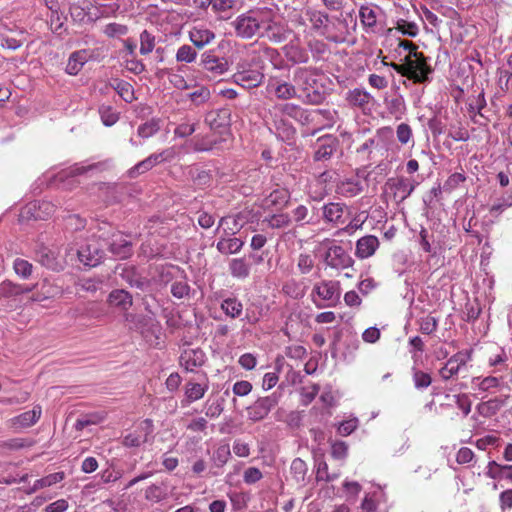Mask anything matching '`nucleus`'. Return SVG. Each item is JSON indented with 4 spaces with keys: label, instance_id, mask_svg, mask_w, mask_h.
Segmentation results:
<instances>
[{
    "label": "nucleus",
    "instance_id": "f03ea898",
    "mask_svg": "<svg viewBox=\"0 0 512 512\" xmlns=\"http://www.w3.org/2000/svg\"><path fill=\"white\" fill-rule=\"evenodd\" d=\"M293 82L301 92L300 98H303L305 102L309 104L322 102L324 96L318 86L315 70L307 67L296 68L293 72Z\"/></svg>",
    "mask_w": 512,
    "mask_h": 512
},
{
    "label": "nucleus",
    "instance_id": "0e129e2a",
    "mask_svg": "<svg viewBox=\"0 0 512 512\" xmlns=\"http://www.w3.org/2000/svg\"><path fill=\"white\" fill-rule=\"evenodd\" d=\"M475 455L471 448H460L456 452L455 461L458 465H471L474 461Z\"/></svg>",
    "mask_w": 512,
    "mask_h": 512
},
{
    "label": "nucleus",
    "instance_id": "72a5a7b5",
    "mask_svg": "<svg viewBox=\"0 0 512 512\" xmlns=\"http://www.w3.org/2000/svg\"><path fill=\"white\" fill-rule=\"evenodd\" d=\"M503 406V401L499 398L490 399L486 402H480L476 409L480 416L485 417L488 419V417L495 416L501 407Z\"/></svg>",
    "mask_w": 512,
    "mask_h": 512
},
{
    "label": "nucleus",
    "instance_id": "6e6d98bb",
    "mask_svg": "<svg viewBox=\"0 0 512 512\" xmlns=\"http://www.w3.org/2000/svg\"><path fill=\"white\" fill-rule=\"evenodd\" d=\"M155 48V36L144 30L140 34V53L146 55Z\"/></svg>",
    "mask_w": 512,
    "mask_h": 512
},
{
    "label": "nucleus",
    "instance_id": "20e7f679",
    "mask_svg": "<svg viewBox=\"0 0 512 512\" xmlns=\"http://www.w3.org/2000/svg\"><path fill=\"white\" fill-rule=\"evenodd\" d=\"M291 34L288 25L272 8L266 7L262 18L259 38H266L270 42L278 44L287 40Z\"/></svg>",
    "mask_w": 512,
    "mask_h": 512
},
{
    "label": "nucleus",
    "instance_id": "473e14b6",
    "mask_svg": "<svg viewBox=\"0 0 512 512\" xmlns=\"http://www.w3.org/2000/svg\"><path fill=\"white\" fill-rule=\"evenodd\" d=\"M362 190L360 183L353 179L343 180L336 187V193L346 198L355 197Z\"/></svg>",
    "mask_w": 512,
    "mask_h": 512
},
{
    "label": "nucleus",
    "instance_id": "393cba45",
    "mask_svg": "<svg viewBox=\"0 0 512 512\" xmlns=\"http://www.w3.org/2000/svg\"><path fill=\"white\" fill-rule=\"evenodd\" d=\"M485 475L489 479H509L512 482V465L498 464L496 461L488 462Z\"/></svg>",
    "mask_w": 512,
    "mask_h": 512
},
{
    "label": "nucleus",
    "instance_id": "c756f323",
    "mask_svg": "<svg viewBox=\"0 0 512 512\" xmlns=\"http://www.w3.org/2000/svg\"><path fill=\"white\" fill-rule=\"evenodd\" d=\"M371 99L372 96L369 92L359 88H355L347 94L349 104L363 110L369 105Z\"/></svg>",
    "mask_w": 512,
    "mask_h": 512
},
{
    "label": "nucleus",
    "instance_id": "a878e982",
    "mask_svg": "<svg viewBox=\"0 0 512 512\" xmlns=\"http://www.w3.org/2000/svg\"><path fill=\"white\" fill-rule=\"evenodd\" d=\"M108 303L112 307H116L121 311H127L132 306L131 295L122 289H116L111 291L107 299Z\"/></svg>",
    "mask_w": 512,
    "mask_h": 512
},
{
    "label": "nucleus",
    "instance_id": "2eb2a0df",
    "mask_svg": "<svg viewBox=\"0 0 512 512\" xmlns=\"http://www.w3.org/2000/svg\"><path fill=\"white\" fill-rule=\"evenodd\" d=\"M338 140L333 135H325L316 141L314 159L323 161L330 159L338 147Z\"/></svg>",
    "mask_w": 512,
    "mask_h": 512
},
{
    "label": "nucleus",
    "instance_id": "de8ad7c7",
    "mask_svg": "<svg viewBox=\"0 0 512 512\" xmlns=\"http://www.w3.org/2000/svg\"><path fill=\"white\" fill-rule=\"evenodd\" d=\"M144 496L147 501L158 503L162 501L167 496V494L161 486L152 484L145 489Z\"/></svg>",
    "mask_w": 512,
    "mask_h": 512
},
{
    "label": "nucleus",
    "instance_id": "338daca9",
    "mask_svg": "<svg viewBox=\"0 0 512 512\" xmlns=\"http://www.w3.org/2000/svg\"><path fill=\"white\" fill-rule=\"evenodd\" d=\"M217 143L216 139H211L206 136L203 138L195 137L193 139V148L195 151H209L213 148V146Z\"/></svg>",
    "mask_w": 512,
    "mask_h": 512
},
{
    "label": "nucleus",
    "instance_id": "864d4df0",
    "mask_svg": "<svg viewBox=\"0 0 512 512\" xmlns=\"http://www.w3.org/2000/svg\"><path fill=\"white\" fill-rule=\"evenodd\" d=\"M290 471L296 481H304L307 472L306 462L300 458H296L291 462Z\"/></svg>",
    "mask_w": 512,
    "mask_h": 512
},
{
    "label": "nucleus",
    "instance_id": "f8f14e48",
    "mask_svg": "<svg viewBox=\"0 0 512 512\" xmlns=\"http://www.w3.org/2000/svg\"><path fill=\"white\" fill-rule=\"evenodd\" d=\"M347 211L348 206L342 202H328L322 207V219L326 223L339 226L344 224Z\"/></svg>",
    "mask_w": 512,
    "mask_h": 512
},
{
    "label": "nucleus",
    "instance_id": "09e8293b",
    "mask_svg": "<svg viewBox=\"0 0 512 512\" xmlns=\"http://www.w3.org/2000/svg\"><path fill=\"white\" fill-rule=\"evenodd\" d=\"M98 111H100V119L107 127L113 126L119 120V114L111 106L102 105Z\"/></svg>",
    "mask_w": 512,
    "mask_h": 512
},
{
    "label": "nucleus",
    "instance_id": "5fc2aeb1",
    "mask_svg": "<svg viewBox=\"0 0 512 512\" xmlns=\"http://www.w3.org/2000/svg\"><path fill=\"white\" fill-rule=\"evenodd\" d=\"M17 295H21L19 284L14 283L11 280H4L0 282V296L10 298Z\"/></svg>",
    "mask_w": 512,
    "mask_h": 512
},
{
    "label": "nucleus",
    "instance_id": "a19ab883",
    "mask_svg": "<svg viewBox=\"0 0 512 512\" xmlns=\"http://www.w3.org/2000/svg\"><path fill=\"white\" fill-rule=\"evenodd\" d=\"M264 221L267 222V225L272 229H281L290 225L291 218L287 213H278L265 218Z\"/></svg>",
    "mask_w": 512,
    "mask_h": 512
},
{
    "label": "nucleus",
    "instance_id": "412c9836",
    "mask_svg": "<svg viewBox=\"0 0 512 512\" xmlns=\"http://www.w3.org/2000/svg\"><path fill=\"white\" fill-rule=\"evenodd\" d=\"M42 414L41 406L37 405L32 408L30 411H26L21 415L15 416L12 421V425L15 428H28L32 425L36 424L38 420L40 419Z\"/></svg>",
    "mask_w": 512,
    "mask_h": 512
},
{
    "label": "nucleus",
    "instance_id": "4be33fe9",
    "mask_svg": "<svg viewBox=\"0 0 512 512\" xmlns=\"http://www.w3.org/2000/svg\"><path fill=\"white\" fill-rule=\"evenodd\" d=\"M62 294L61 288L49 280H44L36 292L31 296L32 301L42 302L47 299L58 297Z\"/></svg>",
    "mask_w": 512,
    "mask_h": 512
},
{
    "label": "nucleus",
    "instance_id": "69168bd1",
    "mask_svg": "<svg viewBox=\"0 0 512 512\" xmlns=\"http://www.w3.org/2000/svg\"><path fill=\"white\" fill-rule=\"evenodd\" d=\"M358 512H381L379 510V501L375 499L374 495L367 494L362 504H360V508Z\"/></svg>",
    "mask_w": 512,
    "mask_h": 512
},
{
    "label": "nucleus",
    "instance_id": "4d7b16f0",
    "mask_svg": "<svg viewBox=\"0 0 512 512\" xmlns=\"http://www.w3.org/2000/svg\"><path fill=\"white\" fill-rule=\"evenodd\" d=\"M396 29L403 35L416 37L419 33V28L415 22L399 19L397 21Z\"/></svg>",
    "mask_w": 512,
    "mask_h": 512
},
{
    "label": "nucleus",
    "instance_id": "9b49d317",
    "mask_svg": "<svg viewBox=\"0 0 512 512\" xmlns=\"http://www.w3.org/2000/svg\"><path fill=\"white\" fill-rule=\"evenodd\" d=\"M206 355L200 348L185 349L179 356V365L189 373L202 367L205 364Z\"/></svg>",
    "mask_w": 512,
    "mask_h": 512
},
{
    "label": "nucleus",
    "instance_id": "6ab92c4d",
    "mask_svg": "<svg viewBox=\"0 0 512 512\" xmlns=\"http://www.w3.org/2000/svg\"><path fill=\"white\" fill-rule=\"evenodd\" d=\"M189 39L195 47L203 49L215 40V33L204 26H194L189 31Z\"/></svg>",
    "mask_w": 512,
    "mask_h": 512
},
{
    "label": "nucleus",
    "instance_id": "aec40b11",
    "mask_svg": "<svg viewBox=\"0 0 512 512\" xmlns=\"http://www.w3.org/2000/svg\"><path fill=\"white\" fill-rule=\"evenodd\" d=\"M163 157L161 152L154 153L147 158L143 159L139 163H137L135 166L129 169L128 176L130 178H135L141 173H146L150 170H152L155 166L163 163Z\"/></svg>",
    "mask_w": 512,
    "mask_h": 512
},
{
    "label": "nucleus",
    "instance_id": "9d476101",
    "mask_svg": "<svg viewBox=\"0 0 512 512\" xmlns=\"http://www.w3.org/2000/svg\"><path fill=\"white\" fill-rule=\"evenodd\" d=\"M77 254L79 261L90 267L99 264L104 257V251L96 240H90L85 246L79 248Z\"/></svg>",
    "mask_w": 512,
    "mask_h": 512
},
{
    "label": "nucleus",
    "instance_id": "79ce46f5",
    "mask_svg": "<svg viewBox=\"0 0 512 512\" xmlns=\"http://www.w3.org/2000/svg\"><path fill=\"white\" fill-rule=\"evenodd\" d=\"M160 129V121L151 119L138 127V135L143 139L154 136Z\"/></svg>",
    "mask_w": 512,
    "mask_h": 512
},
{
    "label": "nucleus",
    "instance_id": "c9c22d12",
    "mask_svg": "<svg viewBox=\"0 0 512 512\" xmlns=\"http://www.w3.org/2000/svg\"><path fill=\"white\" fill-rule=\"evenodd\" d=\"M243 241L239 238H222L217 243V249L222 254H234L239 252L243 247Z\"/></svg>",
    "mask_w": 512,
    "mask_h": 512
},
{
    "label": "nucleus",
    "instance_id": "052dcab7",
    "mask_svg": "<svg viewBox=\"0 0 512 512\" xmlns=\"http://www.w3.org/2000/svg\"><path fill=\"white\" fill-rule=\"evenodd\" d=\"M189 98L196 106H200L208 101L210 98V92L208 88L201 86L198 87L195 91L189 94Z\"/></svg>",
    "mask_w": 512,
    "mask_h": 512
},
{
    "label": "nucleus",
    "instance_id": "f3484780",
    "mask_svg": "<svg viewBox=\"0 0 512 512\" xmlns=\"http://www.w3.org/2000/svg\"><path fill=\"white\" fill-rule=\"evenodd\" d=\"M233 79L236 84L246 89L259 86L263 80V74L256 69H243L237 71Z\"/></svg>",
    "mask_w": 512,
    "mask_h": 512
},
{
    "label": "nucleus",
    "instance_id": "cd10ccee",
    "mask_svg": "<svg viewBox=\"0 0 512 512\" xmlns=\"http://www.w3.org/2000/svg\"><path fill=\"white\" fill-rule=\"evenodd\" d=\"M91 54L87 50H77L73 52L66 64L65 71L70 75H77L81 70L83 64L87 63Z\"/></svg>",
    "mask_w": 512,
    "mask_h": 512
},
{
    "label": "nucleus",
    "instance_id": "e433bc0d",
    "mask_svg": "<svg viewBox=\"0 0 512 512\" xmlns=\"http://www.w3.org/2000/svg\"><path fill=\"white\" fill-rule=\"evenodd\" d=\"M189 176L196 187H208L212 182L211 173L200 168H191Z\"/></svg>",
    "mask_w": 512,
    "mask_h": 512
},
{
    "label": "nucleus",
    "instance_id": "6e6552de",
    "mask_svg": "<svg viewBox=\"0 0 512 512\" xmlns=\"http://www.w3.org/2000/svg\"><path fill=\"white\" fill-rule=\"evenodd\" d=\"M324 262L326 265L335 269H346L354 263L349 253L339 245H332L327 248Z\"/></svg>",
    "mask_w": 512,
    "mask_h": 512
},
{
    "label": "nucleus",
    "instance_id": "dca6fc26",
    "mask_svg": "<svg viewBox=\"0 0 512 512\" xmlns=\"http://www.w3.org/2000/svg\"><path fill=\"white\" fill-rule=\"evenodd\" d=\"M380 247L379 239L372 234L360 237L356 242L355 256L358 259H367L371 257Z\"/></svg>",
    "mask_w": 512,
    "mask_h": 512
},
{
    "label": "nucleus",
    "instance_id": "680f3d73",
    "mask_svg": "<svg viewBox=\"0 0 512 512\" xmlns=\"http://www.w3.org/2000/svg\"><path fill=\"white\" fill-rule=\"evenodd\" d=\"M291 221H295L296 223L300 224V225H304V224H308L309 223V220H308V208L303 205V204H300L299 206H296L292 211H291Z\"/></svg>",
    "mask_w": 512,
    "mask_h": 512
},
{
    "label": "nucleus",
    "instance_id": "774afa93",
    "mask_svg": "<svg viewBox=\"0 0 512 512\" xmlns=\"http://www.w3.org/2000/svg\"><path fill=\"white\" fill-rule=\"evenodd\" d=\"M116 93L119 94L126 102H131L133 96L132 86L127 81H119L116 83Z\"/></svg>",
    "mask_w": 512,
    "mask_h": 512
},
{
    "label": "nucleus",
    "instance_id": "bf43d9fd",
    "mask_svg": "<svg viewBox=\"0 0 512 512\" xmlns=\"http://www.w3.org/2000/svg\"><path fill=\"white\" fill-rule=\"evenodd\" d=\"M509 357L506 355L502 348L499 351L488 357V365L489 367H494L497 371H502L506 367V361Z\"/></svg>",
    "mask_w": 512,
    "mask_h": 512
},
{
    "label": "nucleus",
    "instance_id": "58836bf2",
    "mask_svg": "<svg viewBox=\"0 0 512 512\" xmlns=\"http://www.w3.org/2000/svg\"><path fill=\"white\" fill-rule=\"evenodd\" d=\"M446 398L451 399L452 402L456 405V407L461 410L464 414V416H468V414L471 411V400L468 394L461 393V394H455V395H447Z\"/></svg>",
    "mask_w": 512,
    "mask_h": 512
},
{
    "label": "nucleus",
    "instance_id": "f704fd0d",
    "mask_svg": "<svg viewBox=\"0 0 512 512\" xmlns=\"http://www.w3.org/2000/svg\"><path fill=\"white\" fill-rule=\"evenodd\" d=\"M221 310L229 318L236 319L242 314L243 305L236 297H228L222 301Z\"/></svg>",
    "mask_w": 512,
    "mask_h": 512
},
{
    "label": "nucleus",
    "instance_id": "a211bd4d",
    "mask_svg": "<svg viewBox=\"0 0 512 512\" xmlns=\"http://www.w3.org/2000/svg\"><path fill=\"white\" fill-rule=\"evenodd\" d=\"M204 380V383H195L193 381H188L186 383L185 400L182 402L183 405H188L190 403L199 401L205 396V393L209 388L206 373H204Z\"/></svg>",
    "mask_w": 512,
    "mask_h": 512
},
{
    "label": "nucleus",
    "instance_id": "49530a36",
    "mask_svg": "<svg viewBox=\"0 0 512 512\" xmlns=\"http://www.w3.org/2000/svg\"><path fill=\"white\" fill-rule=\"evenodd\" d=\"M230 458V448L227 444L220 445L214 450V455H212V462L217 467H223L226 465Z\"/></svg>",
    "mask_w": 512,
    "mask_h": 512
},
{
    "label": "nucleus",
    "instance_id": "4c0bfd02",
    "mask_svg": "<svg viewBox=\"0 0 512 512\" xmlns=\"http://www.w3.org/2000/svg\"><path fill=\"white\" fill-rule=\"evenodd\" d=\"M296 267H298L301 275H307L311 273L315 267V259L313 258V255L308 253H301L298 256V259H296Z\"/></svg>",
    "mask_w": 512,
    "mask_h": 512
},
{
    "label": "nucleus",
    "instance_id": "39448f33",
    "mask_svg": "<svg viewBox=\"0 0 512 512\" xmlns=\"http://www.w3.org/2000/svg\"><path fill=\"white\" fill-rule=\"evenodd\" d=\"M340 297V283L337 280H321L312 287V302L318 309L335 306Z\"/></svg>",
    "mask_w": 512,
    "mask_h": 512
},
{
    "label": "nucleus",
    "instance_id": "0eeeda50",
    "mask_svg": "<svg viewBox=\"0 0 512 512\" xmlns=\"http://www.w3.org/2000/svg\"><path fill=\"white\" fill-rule=\"evenodd\" d=\"M55 212L56 206L53 202H29L22 208L20 219L45 220L53 216Z\"/></svg>",
    "mask_w": 512,
    "mask_h": 512
},
{
    "label": "nucleus",
    "instance_id": "7c9ffc66",
    "mask_svg": "<svg viewBox=\"0 0 512 512\" xmlns=\"http://www.w3.org/2000/svg\"><path fill=\"white\" fill-rule=\"evenodd\" d=\"M65 478L64 472H56L53 474H49L43 478L37 479L34 481L31 488L27 491V494H33L40 489L47 488L53 486L59 482H61Z\"/></svg>",
    "mask_w": 512,
    "mask_h": 512
},
{
    "label": "nucleus",
    "instance_id": "4468645a",
    "mask_svg": "<svg viewBox=\"0 0 512 512\" xmlns=\"http://www.w3.org/2000/svg\"><path fill=\"white\" fill-rule=\"evenodd\" d=\"M290 201V192L286 188L274 189L262 202V207L271 212L282 211Z\"/></svg>",
    "mask_w": 512,
    "mask_h": 512
},
{
    "label": "nucleus",
    "instance_id": "f257e3e1",
    "mask_svg": "<svg viewBox=\"0 0 512 512\" xmlns=\"http://www.w3.org/2000/svg\"><path fill=\"white\" fill-rule=\"evenodd\" d=\"M386 57L383 58V65H389L401 76L407 78L414 83H424L429 81V75L433 72V68L427 63L426 57L421 52L413 57H405L403 64L387 63Z\"/></svg>",
    "mask_w": 512,
    "mask_h": 512
},
{
    "label": "nucleus",
    "instance_id": "b1692460",
    "mask_svg": "<svg viewBox=\"0 0 512 512\" xmlns=\"http://www.w3.org/2000/svg\"><path fill=\"white\" fill-rule=\"evenodd\" d=\"M37 260L40 264L47 267L48 269H52L55 271H59L62 269L63 265L58 258L57 253L46 247H41L37 250Z\"/></svg>",
    "mask_w": 512,
    "mask_h": 512
},
{
    "label": "nucleus",
    "instance_id": "7ed1b4c3",
    "mask_svg": "<svg viewBox=\"0 0 512 512\" xmlns=\"http://www.w3.org/2000/svg\"><path fill=\"white\" fill-rule=\"evenodd\" d=\"M266 7H257L240 14L230 23L234 28L235 35L242 39L259 37L263 15Z\"/></svg>",
    "mask_w": 512,
    "mask_h": 512
},
{
    "label": "nucleus",
    "instance_id": "603ef678",
    "mask_svg": "<svg viewBox=\"0 0 512 512\" xmlns=\"http://www.w3.org/2000/svg\"><path fill=\"white\" fill-rule=\"evenodd\" d=\"M176 61L192 63L196 59V51L189 45L180 46L176 51Z\"/></svg>",
    "mask_w": 512,
    "mask_h": 512
},
{
    "label": "nucleus",
    "instance_id": "ea45409f",
    "mask_svg": "<svg viewBox=\"0 0 512 512\" xmlns=\"http://www.w3.org/2000/svg\"><path fill=\"white\" fill-rule=\"evenodd\" d=\"M306 16L310 23H312V28L319 30L322 27L326 26V23L328 21V16L326 13L315 10V9H308L306 11Z\"/></svg>",
    "mask_w": 512,
    "mask_h": 512
},
{
    "label": "nucleus",
    "instance_id": "c03bdc74",
    "mask_svg": "<svg viewBox=\"0 0 512 512\" xmlns=\"http://www.w3.org/2000/svg\"><path fill=\"white\" fill-rule=\"evenodd\" d=\"M196 122L185 118L183 122L179 123L174 129V135L178 138H187L192 135L196 129Z\"/></svg>",
    "mask_w": 512,
    "mask_h": 512
},
{
    "label": "nucleus",
    "instance_id": "37998d69",
    "mask_svg": "<svg viewBox=\"0 0 512 512\" xmlns=\"http://www.w3.org/2000/svg\"><path fill=\"white\" fill-rule=\"evenodd\" d=\"M359 19L366 27H374L376 24V12L370 5H363L359 8Z\"/></svg>",
    "mask_w": 512,
    "mask_h": 512
},
{
    "label": "nucleus",
    "instance_id": "1a4fd4ad",
    "mask_svg": "<svg viewBox=\"0 0 512 512\" xmlns=\"http://www.w3.org/2000/svg\"><path fill=\"white\" fill-rule=\"evenodd\" d=\"M231 113L227 108L211 110L205 115V123L211 130L219 134H225L230 127Z\"/></svg>",
    "mask_w": 512,
    "mask_h": 512
},
{
    "label": "nucleus",
    "instance_id": "bb28decb",
    "mask_svg": "<svg viewBox=\"0 0 512 512\" xmlns=\"http://www.w3.org/2000/svg\"><path fill=\"white\" fill-rule=\"evenodd\" d=\"M387 186L394 191V196H399L400 201H404L415 189V186L410 185L404 177L389 179Z\"/></svg>",
    "mask_w": 512,
    "mask_h": 512
},
{
    "label": "nucleus",
    "instance_id": "ddd939ff",
    "mask_svg": "<svg viewBox=\"0 0 512 512\" xmlns=\"http://www.w3.org/2000/svg\"><path fill=\"white\" fill-rule=\"evenodd\" d=\"M278 403L277 396L273 393L270 396L259 398L248 409L249 419L259 421L269 415L273 407Z\"/></svg>",
    "mask_w": 512,
    "mask_h": 512
},
{
    "label": "nucleus",
    "instance_id": "423d86ee",
    "mask_svg": "<svg viewBox=\"0 0 512 512\" xmlns=\"http://www.w3.org/2000/svg\"><path fill=\"white\" fill-rule=\"evenodd\" d=\"M267 93L273 95L278 100H290L300 98L297 93V86L288 79L280 76H271L266 86Z\"/></svg>",
    "mask_w": 512,
    "mask_h": 512
},
{
    "label": "nucleus",
    "instance_id": "13d9d810",
    "mask_svg": "<svg viewBox=\"0 0 512 512\" xmlns=\"http://www.w3.org/2000/svg\"><path fill=\"white\" fill-rule=\"evenodd\" d=\"M473 381H480L478 388L483 392H488L500 387V378L496 376H486L484 378L477 377L474 378Z\"/></svg>",
    "mask_w": 512,
    "mask_h": 512
},
{
    "label": "nucleus",
    "instance_id": "e2e57ef3",
    "mask_svg": "<svg viewBox=\"0 0 512 512\" xmlns=\"http://www.w3.org/2000/svg\"><path fill=\"white\" fill-rule=\"evenodd\" d=\"M263 478L262 472L254 466H250L243 472V482L248 485L257 483Z\"/></svg>",
    "mask_w": 512,
    "mask_h": 512
},
{
    "label": "nucleus",
    "instance_id": "8fccbe9b",
    "mask_svg": "<svg viewBox=\"0 0 512 512\" xmlns=\"http://www.w3.org/2000/svg\"><path fill=\"white\" fill-rule=\"evenodd\" d=\"M438 327L437 319L432 315H425L419 320V330L421 333L431 335Z\"/></svg>",
    "mask_w": 512,
    "mask_h": 512
},
{
    "label": "nucleus",
    "instance_id": "5701e85b",
    "mask_svg": "<svg viewBox=\"0 0 512 512\" xmlns=\"http://www.w3.org/2000/svg\"><path fill=\"white\" fill-rule=\"evenodd\" d=\"M202 64L205 70L214 75H222L228 69L227 61L224 58H219L210 52L203 54Z\"/></svg>",
    "mask_w": 512,
    "mask_h": 512
},
{
    "label": "nucleus",
    "instance_id": "3c124183",
    "mask_svg": "<svg viewBox=\"0 0 512 512\" xmlns=\"http://www.w3.org/2000/svg\"><path fill=\"white\" fill-rule=\"evenodd\" d=\"M13 269L17 276L28 279L32 273V264L24 259L17 258L14 260Z\"/></svg>",
    "mask_w": 512,
    "mask_h": 512
},
{
    "label": "nucleus",
    "instance_id": "c85d7f7f",
    "mask_svg": "<svg viewBox=\"0 0 512 512\" xmlns=\"http://www.w3.org/2000/svg\"><path fill=\"white\" fill-rule=\"evenodd\" d=\"M229 273L236 279H246L250 276L251 265L244 258H234L228 264Z\"/></svg>",
    "mask_w": 512,
    "mask_h": 512
},
{
    "label": "nucleus",
    "instance_id": "2f4dec72",
    "mask_svg": "<svg viewBox=\"0 0 512 512\" xmlns=\"http://www.w3.org/2000/svg\"><path fill=\"white\" fill-rule=\"evenodd\" d=\"M285 55L293 64H305L309 60V56L305 48L292 42L286 46Z\"/></svg>",
    "mask_w": 512,
    "mask_h": 512
},
{
    "label": "nucleus",
    "instance_id": "a18cd8bd",
    "mask_svg": "<svg viewBox=\"0 0 512 512\" xmlns=\"http://www.w3.org/2000/svg\"><path fill=\"white\" fill-rule=\"evenodd\" d=\"M235 5V0H213L211 3V9L214 13L220 15V17L224 19L226 14L231 11Z\"/></svg>",
    "mask_w": 512,
    "mask_h": 512
}]
</instances>
